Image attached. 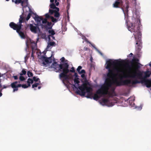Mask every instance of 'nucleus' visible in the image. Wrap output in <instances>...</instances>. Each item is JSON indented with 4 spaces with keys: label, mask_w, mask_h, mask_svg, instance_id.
I'll use <instances>...</instances> for the list:
<instances>
[{
    "label": "nucleus",
    "mask_w": 151,
    "mask_h": 151,
    "mask_svg": "<svg viewBox=\"0 0 151 151\" xmlns=\"http://www.w3.org/2000/svg\"><path fill=\"white\" fill-rule=\"evenodd\" d=\"M79 78H75L74 79V81L75 83L78 84L80 83L79 81L78 80Z\"/></svg>",
    "instance_id": "a878e982"
},
{
    "label": "nucleus",
    "mask_w": 151,
    "mask_h": 151,
    "mask_svg": "<svg viewBox=\"0 0 151 151\" xmlns=\"http://www.w3.org/2000/svg\"><path fill=\"white\" fill-rule=\"evenodd\" d=\"M2 94L1 93H0V97L2 96Z\"/></svg>",
    "instance_id": "3c124183"
},
{
    "label": "nucleus",
    "mask_w": 151,
    "mask_h": 151,
    "mask_svg": "<svg viewBox=\"0 0 151 151\" xmlns=\"http://www.w3.org/2000/svg\"><path fill=\"white\" fill-rule=\"evenodd\" d=\"M27 83H33V80L30 78H28L27 81Z\"/></svg>",
    "instance_id": "b1692460"
},
{
    "label": "nucleus",
    "mask_w": 151,
    "mask_h": 151,
    "mask_svg": "<svg viewBox=\"0 0 151 151\" xmlns=\"http://www.w3.org/2000/svg\"><path fill=\"white\" fill-rule=\"evenodd\" d=\"M67 3L68 4V5H67V7H66V9H67V14H68V10L69 9V8H70V4L69 3V2H67Z\"/></svg>",
    "instance_id": "c85d7f7f"
},
{
    "label": "nucleus",
    "mask_w": 151,
    "mask_h": 151,
    "mask_svg": "<svg viewBox=\"0 0 151 151\" xmlns=\"http://www.w3.org/2000/svg\"><path fill=\"white\" fill-rule=\"evenodd\" d=\"M31 14L29 13V14H28V15L27 16V17H26V19H25L27 21H28L30 18V17H31Z\"/></svg>",
    "instance_id": "f704fd0d"
},
{
    "label": "nucleus",
    "mask_w": 151,
    "mask_h": 151,
    "mask_svg": "<svg viewBox=\"0 0 151 151\" xmlns=\"http://www.w3.org/2000/svg\"><path fill=\"white\" fill-rule=\"evenodd\" d=\"M41 88V86H39V87H38V89H40Z\"/></svg>",
    "instance_id": "5fc2aeb1"
},
{
    "label": "nucleus",
    "mask_w": 151,
    "mask_h": 151,
    "mask_svg": "<svg viewBox=\"0 0 151 151\" xmlns=\"http://www.w3.org/2000/svg\"><path fill=\"white\" fill-rule=\"evenodd\" d=\"M116 1H123L122 0H116Z\"/></svg>",
    "instance_id": "603ef678"
},
{
    "label": "nucleus",
    "mask_w": 151,
    "mask_h": 151,
    "mask_svg": "<svg viewBox=\"0 0 151 151\" xmlns=\"http://www.w3.org/2000/svg\"><path fill=\"white\" fill-rule=\"evenodd\" d=\"M27 1L28 0H12V2H14L15 4H19L21 3V5L23 6V5L25 4L26 6L27 5Z\"/></svg>",
    "instance_id": "9b49d317"
},
{
    "label": "nucleus",
    "mask_w": 151,
    "mask_h": 151,
    "mask_svg": "<svg viewBox=\"0 0 151 151\" xmlns=\"http://www.w3.org/2000/svg\"><path fill=\"white\" fill-rule=\"evenodd\" d=\"M74 76H75V78H78V75L77 73H75V72Z\"/></svg>",
    "instance_id": "79ce46f5"
},
{
    "label": "nucleus",
    "mask_w": 151,
    "mask_h": 151,
    "mask_svg": "<svg viewBox=\"0 0 151 151\" xmlns=\"http://www.w3.org/2000/svg\"><path fill=\"white\" fill-rule=\"evenodd\" d=\"M143 73L144 75L143 77L142 76V73L139 71L138 73L135 72L132 75L129 76H127L123 73V76H120V81H118L116 78H115L113 83L115 84L116 86L128 85L131 83L132 85H135L140 83H144L147 87L150 88L148 83L150 81V80L147 78L150 77L151 73L149 70H147Z\"/></svg>",
    "instance_id": "f03ea898"
},
{
    "label": "nucleus",
    "mask_w": 151,
    "mask_h": 151,
    "mask_svg": "<svg viewBox=\"0 0 151 151\" xmlns=\"http://www.w3.org/2000/svg\"><path fill=\"white\" fill-rule=\"evenodd\" d=\"M43 60L47 63H51L52 62L51 57L49 58H46L44 56L43 57Z\"/></svg>",
    "instance_id": "dca6fc26"
},
{
    "label": "nucleus",
    "mask_w": 151,
    "mask_h": 151,
    "mask_svg": "<svg viewBox=\"0 0 151 151\" xmlns=\"http://www.w3.org/2000/svg\"><path fill=\"white\" fill-rule=\"evenodd\" d=\"M33 80L37 82L40 80V79L38 78H36V77L35 76L33 77Z\"/></svg>",
    "instance_id": "473e14b6"
},
{
    "label": "nucleus",
    "mask_w": 151,
    "mask_h": 151,
    "mask_svg": "<svg viewBox=\"0 0 151 151\" xmlns=\"http://www.w3.org/2000/svg\"><path fill=\"white\" fill-rule=\"evenodd\" d=\"M57 10H55L54 13V16L55 17L58 18L60 16V14L59 12V8H57Z\"/></svg>",
    "instance_id": "f3484780"
},
{
    "label": "nucleus",
    "mask_w": 151,
    "mask_h": 151,
    "mask_svg": "<svg viewBox=\"0 0 151 151\" xmlns=\"http://www.w3.org/2000/svg\"><path fill=\"white\" fill-rule=\"evenodd\" d=\"M18 82L16 81L12 83L10 85L11 86L12 88H13V92H14L16 91H17L18 90V88L22 87L23 88H25L28 87V86L26 84L22 85L21 84H17Z\"/></svg>",
    "instance_id": "6e6552de"
},
{
    "label": "nucleus",
    "mask_w": 151,
    "mask_h": 151,
    "mask_svg": "<svg viewBox=\"0 0 151 151\" xmlns=\"http://www.w3.org/2000/svg\"><path fill=\"white\" fill-rule=\"evenodd\" d=\"M55 3L56 5L57 6H58L59 4V2L56 0H55Z\"/></svg>",
    "instance_id": "ea45409f"
},
{
    "label": "nucleus",
    "mask_w": 151,
    "mask_h": 151,
    "mask_svg": "<svg viewBox=\"0 0 151 151\" xmlns=\"http://www.w3.org/2000/svg\"><path fill=\"white\" fill-rule=\"evenodd\" d=\"M43 64L44 65H45V64H45V62H43Z\"/></svg>",
    "instance_id": "13d9d810"
},
{
    "label": "nucleus",
    "mask_w": 151,
    "mask_h": 151,
    "mask_svg": "<svg viewBox=\"0 0 151 151\" xmlns=\"http://www.w3.org/2000/svg\"><path fill=\"white\" fill-rule=\"evenodd\" d=\"M30 83H28V85H27V86H28V87L30 86Z\"/></svg>",
    "instance_id": "09e8293b"
},
{
    "label": "nucleus",
    "mask_w": 151,
    "mask_h": 151,
    "mask_svg": "<svg viewBox=\"0 0 151 151\" xmlns=\"http://www.w3.org/2000/svg\"><path fill=\"white\" fill-rule=\"evenodd\" d=\"M42 20V23L43 24H46L48 22L47 21V19L46 18H43V19Z\"/></svg>",
    "instance_id": "7c9ffc66"
},
{
    "label": "nucleus",
    "mask_w": 151,
    "mask_h": 151,
    "mask_svg": "<svg viewBox=\"0 0 151 151\" xmlns=\"http://www.w3.org/2000/svg\"><path fill=\"white\" fill-rule=\"evenodd\" d=\"M125 19H126L125 23L127 24V29L131 32L134 33L133 35L136 42L135 47L138 51H139L142 47V42L141 40V34L139 26L140 23V20L139 17H137L134 19V22L131 23L129 25L127 24V20L126 18Z\"/></svg>",
    "instance_id": "7ed1b4c3"
},
{
    "label": "nucleus",
    "mask_w": 151,
    "mask_h": 151,
    "mask_svg": "<svg viewBox=\"0 0 151 151\" xmlns=\"http://www.w3.org/2000/svg\"><path fill=\"white\" fill-rule=\"evenodd\" d=\"M50 7L51 8L53 9H55V10H57V8H58L55 6V4L53 3H52L50 5Z\"/></svg>",
    "instance_id": "aec40b11"
},
{
    "label": "nucleus",
    "mask_w": 151,
    "mask_h": 151,
    "mask_svg": "<svg viewBox=\"0 0 151 151\" xmlns=\"http://www.w3.org/2000/svg\"><path fill=\"white\" fill-rule=\"evenodd\" d=\"M2 89H1L0 90V91H1H1H2Z\"/></svg>",
    "instance_id": "bf43d9fd"
},
{
    "label": "nucleus",
    "mask_w": 151,
    "mask_h": 151,
    "mask_svg": "<svg viewBox=\"0 0 151 151\" xmlns=\"http://www.w3.org/2000/svg\"><path fill=\"white\" fill-rule=\"evenodd\" d=\"M149 65L150 67H151V62H150V63H149Z\"/></svg>",
    "instance_id": "8fccbe9b"
},
{
    "label": "nucleus",
    "mask_w": 151,
    "mask_h": 151,
    "mask_svg": "<svg viewBox=\"0 0 151 151\" xmlns=\"http://www.w3.org/2000/svg\"><path fill=\"white\" fill-rule=\"evenodd\" d=\"M148 84H149L148 86H150V87H151V80H150V81L149 82Z\"/></svg>",
    "instance_id": "c03bdc74"
},
{
    "label": "nucleus",
    "mask_w": 151,
    "mask_h": 151,
    "mask_svg": "<svg viewBox=\"0 0 151 151\" xmlns=\"http://www.w3.org/2000/svg\"><path fill=\"white\" fill-rule=\"evenodd\" d=\"M47 25H44L42 24H41L40 25L42 27V28H45L47 30V29H51L53 25H52V22H47Z\"/></svg>",
    "instance_id": "f8f14e48"
},
{
    "label": "nucleus",
    "mask_w": 151,
    "mask_h": 151,
    "mask_svg": "<svg viewBox=\"0 0 151 151\" xmlns=\"http://www.w3.org/2000/svg\"><path fill=\"white\" fill-rule=\"evenodd\" d=\"M100 103L103 105H107L109 106H112L114 105L113 102H111L110 103V101L108 99H106L105 98H103L100 102Z\"/></svg>",
    "instance_id": "9d476101"
},
{
    "label": "nucleus",
    "mask_w": 151,
    "mask_h": 151,
    "mask_svg": "<svg viewBox=\"0 0 151 151\" xmlns=\"http://www.w3.org/2000/svg\"><path fill=\"white\" fill-rule=\"evenodd\" d=\"M55 43L54 42H50L48 44L47 47V49H48L50 46H55Z\"/></svg>",
    "instance_id": "6ab92c4d"
},
{
    "label": "nucleus",
    "mask_w": 151,
    "mask_h": 151,
    "mask_svg": "<svg viewBox=\"0 0 151 151\" xmlns=\"http://www.w3.org/2000/svg\"><path fill=\"white\" fill-rule=\"evenodd\" d=\"M69 0H67V2H69Z\"/></svg>",
    "instance_id": "680f3d73"
},
{
    "label": "nucleus",
    "mask_w": 151,
    "mask_h": 151,
    "mask_svg": "<svg viewBox=\"0 0 151 151\" xmlns=\"http://www.w3.org/2000/svg\"><path fill=\"white\" fill-rule=\"evenodd\" d=\"M82 67L81 66H79L78 67L77 69V70L78 71V73L80 72V70L82 69Z\"/></svg>",
    "instance_id": "2f4dec72"
},
{
    "label": "nucleus",
    "mask_w": 151,
    "mask_h": 151,
    "mask_svg": "<svg viewBox=\"0 0 151 151\" xmlns=\"http://www.w3.org/2000/svg\"><path fill=\"white\" fill-rule=\"evenodd\" d=\"M81 76L82 78H84L85 77V75L84 74H82L81 75Z\"/></svg>",
    "instance_id": "a18cd8bd"
},
{
    "label": "nucleus",
    "mask_w": 151,
    "mask_h": 151,
    "mask_svg": "<svg viewBox=\"0 0 151 151\" xmlns=\"http://www.w3.org/2000/svg\"><path fill=\"white\" fill-rule=\"evenodd\" d=\"M6 0V1H9V0Z\"/></svg>",
    "instance_id": "0e129e2a"
},
{
    "label": "nucleus",
    "mask_w": 151,
    "mask_h": 151,
    "mask_svg": "<svg viewBox=\"0 0 151 151\" xmlns=\"http://www.w3.org/2000/svg\"><path fill=\"white\" fill-rule=\"evenodd\" d=\"M136 0H133L132 2L134 3V4L135 5H136L137 3L136 1Z\"/></svg>",
    "instance_id": "a19ab883"
},
{
    "label": "nucleus",
    "mask_w": 151,
    "mask_h": 151,
    "mask_svg": "<svg viewBox=\"0 0 151 151\" xmlns=\"http://www.w3.org/2000/svg\"><path fill=\"white\" fill-rule=\"evenodd\" d=\"M27 75L29 77H32L33 76V73L29 71H27Z\"/></svg>",
    "instance_id": "bb28decb"
},
{
    "label": "nucleus",
    "mask_w": 151,
    "mask_h": 151,
    "mask_svg": "<svg viewBox=\"0 0 151 151\" xmlns=\"http://www.w3.org/2000/svg\"><path fill=\"white\" fill-rule=\"evenodd\" d=\"M52 66L56 70V72H61L59 75V78L60 79L63 78L65 80L70 79L69 76L67 74L69 72H75L73 67H72L71 70H69V65L66 63L58 64L56 62H55L52 64Z\"/></svg>",
    "instance_id": "20e7f679"
},
{
    "label": "nucleus",
    "mask_w": 151,
    "mask_h": 151,
    "mask_svg": "<svg viewBox=\"0 0 151 151\" xmlns=\"http://www.w3.org/2000/svg\"><path fill=\"white\" fill-rule=\"evenodd\" d=\"M133 55V54H132V53H130L129 54V56H130V55H131V56H132V55Z\"/></svg>",
    "instance_id": "de8ad7c7"
},
{
    "label": "nucleus",
    "mask_w": 151,
    "mask_h": 151,
    "mask_svg": "<svg viewBox=\"0 0 151 151\" xmlns=\"http://www.w3.org/2000/svg\"><path fill=\"white\" fill-rule=\"evenodd\" d=\"M36 44L35 43H34L33 44L31 45V47L32 48V52L31 54V57L34 58V53L35 52H34V50H36Z\"/></svg>",
    "instance_id": "4468645a"
},
{
    "label": "nucleus",
    "mask_w": 151,
    "mask_h": 151,
    "mask_svg": "<svg viewBox=\"0 0 151 151\" xmlns=\"http://www.w3.org/2000/svg\"><path fill=\"white\" fill-rule=\"evenodd\" d=\"M45 18L47 19H49L51 18V17H52V16H51L50 14L48 13H47L45 14Z\"/></svg>",
    "instance_id": "5701e85b"
},
{
    "label": "nucleus",
    "mask_w": 151,
    "mask_h": 151,
    "mask_svg": "<svg viewBox=\"0 0 151 151\" xmlns=\"http://www.w3.org/2000/svg\"><path fill=\"white\" fill-rule=\"evenodd\" d=\"M29 27L31 31L35 33H37V29H39L38 27L34 26L32 24H29Z\"/></svg>",
    "instance_id": "ddd939ff"
},
{
    "label": "nucleus",
    "mask_w": 151,
    "mask_h": 151,
    "mask_svg": "<svg viewBox=\"0 0 151 151\" xmlns=\"http://www.w3.org/2000/svg\"><path fill=\"white\" fill-rule=\"evenodd\" d=\"M52 38H53L54 39H55V37H52Z\"/></svg>",
    "instance_id": "e2e57ef3"
},
{
    "label": "nucleus",
    "mask_w": 151,
    "mask_h": 151,
    "mask_svg": "<svg viewBox=\"0 0 151 151\" xmlns=\"http://www.w3.org/2000/svg\"><path fill=\"white\" fill-rule=\"evenodd\" d=\"M26 71L24 69H23L22 70L21 73H20V76H22L23 75H25L26 73Z\"/></svg>",
    "instance_id": "412c9836"
},
{
    "label": "nucleus",
    "mask_w": 151,
    "mask_h": 151,
    "mask_svg": "<svg viewBox=\"0 0 151 151\" xmlns=\"http://www.w3.org/2000/svg\"><path fill=\"white\" fill-rule=\"evenodd\" d=\"M65 58L64 57H62L60 59V60L62 62H64L65 61Z\"/></svg>",
    "instance_id": "58836bf2"
},
{
    "label": "nucleus",
    "mask_w": 151,
    "mask_h": 151,
    "mask_svg": "<svg viewBox=\"0 0 151 151\" xmlns=\"http://www.w3.org/2000/svg\"><path fill=\"white\" fill-rule=\"evenodd\" d=\"M19 79L21 81H23L25 80V78L22 76H20L19 77Z\"/></svg>",
    "instance_id": "c756f323"
},
{
    "label": "nucleus",
    "mask_w": 151,
    "mask_h": 151,
    "mask_svg": "<svg viewBox=\"0 0 151 151\" xmlns=\"http://www.w3.org/2000/svg\"><path fill=\"white\" fill-rule=\"evenodd\" d=\"M10 27L14 30L16 31V32L18 33L19 36L22 38H25V35L24 33L22 32L23 30L22 28L23 27H21V25L18 26H9Z\"/></svg>",
    "instance_id": "0eeeda50"
},
{
    "label": "nucleus",
    "mask_w": 151,
    "mask_h": 151,
    "mask_svg": "<svg viewBox=\"0 0 151 151\" xmlns=\"http://www.w3.org/2000/svg\"><path fill=\"white\" fill-rule=\"evenodd\" d=\"M135 69L137 70L140 68V66H142V65L140 63L137 62H135Z\"/></svg>",
    "instance_id": "a211bd4d"
},
{
    "label": "nucleus",
    "mask_w": 151,
    "mask_h": 151,
    "mask_svg": "<svg viewBox=\"0 0 151 151\" xmlns=\"http://www.w3.org/2000/svg\"><path fill=\"white\" fill-rule=\"evenodd\" d=\"M129 0H125V4H123V1H116L113 4V7L114 8L121 9L123 11L124 15V18H127L128 16V8L129 7Z\"/></svg>",
    "instance_id": "39448f33"
},
{
    "label": "nucleus",
    "mask_w": 151,
    "mask_h": 151,
    "mask_svg": "<svg viewBox=\"0 0 151 151\" xmlns=\"http://www.w3.org/2000/svg\"><path fill=\"white\" fill-rule=\"evenodd\" d=\"M54 1V0H50V2L51 3H53Z\"/></svg>",
    "instance_id": "49530a36"
},
{
    "label": "nucleus",
    "mask_w": 151,
    "mask_h": 151,
    "mask_svg": "<svg viewBox=\"0 0 151 151\" xmlns=\"http://www.w3.org/2000/svg\"><path fill=\"white\" fill-rule=\"evenodd\" d=\"M87 48H84V50H87Z\"/></svg>",
    "instance_id": "4d7b16f0"
},
{
    "label": "nucleus",
    "mask_w": 151,
    "mask_h": 151,
    "mask_svg": "<svg viewBox=\"0 0 151 151\" xmlns=\"http://www.w3.org/2000/svg\"><path fill=\"white\" fill-rule=\"evenodd\" d=\"M128 67H129V68H130V66H129V65H128Z\"/></svg>",
    "instance_id": "052dcab7"
},
{
    "label": "nucleus",
    "mask_w": 151,
    "mask_h": 151,
    "mask_svg": "<svg viewBox=\"0 0 151 151\" xmlns=\"http://www.w3.org/2000/svg\"><path fill=\"white\" fill-rule=\"evenodd\" d=\"M29 54H27L25 57V61L26 60V59H27L29 57Z\"/></svg>",
    "instance_id": "4c0bfd02"
},
{
    "label": "nucleus",
    "mask_w": 151,
    "mask_h": 151,
    "mask_svg": "<svg viewBox=\"0 0 151 151\" xmlns=\"http://www.w3.org/2000/svg\"><path fill=\"white\" fill-rule=\"evenodd\" d=\"M123 61L115 60L113 61L111 60H109L107 61L105 68L108 69V73L107 74V76L108 78L106 79L104 84L102 85L100 88L98 89L93 96L92 92L87 93L86 97L88 98L93 99L94 100H97L102 96L109 94V90L112 85L116 84L113 83L114 80L111 81L110 78L112 76H116L117 74L115 73L116 72L118 73L122 71L117 67L116 65H120L123 63Z\"/></svg>",
    "instance_id": "f257e3e1"
},
{
    "label": "nucleus",
    "mask_w": 151,
    "mask_h": 151,
    "mask_svg": "<svg viewBox=\"0 0 151 151\" xmlns=\"http://www.w3.org/2000/svg\"><path fill=\"white\" fill-rule=\"evenodd\" d=\"M35 21H36L37 23H40L41 21L43 19V18L41 17H39L38 15H36L34 18Z\"/></svg>",
    "instance_id": "2eb2a0df"
},
{
    "label": "nucleus",
    "mask_w": 151,
    "mask_h": 151,
    "mask_svg": "<svg viewBox=\"0 0 151 151\" xmlns=\"http://www.w3.org/2000/svg\"><path fill=\"white\" fill-rule=\"evenodd\" d=\"M22 14L20 15V18L19 19V22H17V24H16L14 22H10L9 24V26H19L21 25V27H23V25L22 24L23 22H25V18L23 16Z\"/></svg>",
    "instance_id": "1a4fd4ad"
},
{
    "label": "nucleus",
    "mask_w": 151,
    "mask_h": 151,
    "mask_svg": "<svg viewBox=\"0 0 151 151\" xmlns=\"http://www.w3.org/2000/svg\"><path fill=\"white\" fill-rule=\"evenodd\" d=\"M73 86H74L75 88H77L76 87V86H75V84H73Z\"/></svg>",
    "instance_id": "864d4df0"
},
{
    "label": "nucleus",
    "mask_w": 151,
    "mask_h": 151,
    "mask_svg": "<svg viewBox=\"0 0 151 151\" xmlns=\"http://www.w3.org/2000/svg\"><path fill=\"white\" fill-rule=\"evenodd\" d=\"M78 88L81 90H78L76 91V93L81 96H84L85 95L86 90L87 93L91 92L92 88L91 87L87 86V84L86 83H83L81 86H79Z\"/></svg>",
    "instance_id": "423d86ee"
},
{
    "label": "nucleus",
    "mask_w": 151,
    "mask_h": 151,
    "mask_svg": "<svg viewBox=\"0 0 151 151\" xmlns=\"http://www.w3.org/2000/svg\"><path fill=\"white\" fill-rule=\"evenodd\" d=\"M10 86H11L10 85V86L8 85L7 86H5V85H4L3 86L2 89L6 88H7L9 87H10Z\"/></svg>",
    "instance_id": "e433bc0d"
},
{
    "label": "nucleus",
    "mask_w": 151,
    "mask_h": 151,
    "mask_svg": "<svg viewBox=\"0 0 151 151\" xmlns=\"http://www.w3.org/2000/svg\"><path fill=\"white\" fill-rule=\"evenodd\" d=\"M135 61H139V60L137 59H136V60H135Z\"/></svg>",
    "instance_id": "6e6d98bb"
},
{
    "label": "nucleus",
    "mask_w": 151,
    "mask_h": 151,
    "mask_svg": "<svg viewBox=\"0 0 151 151\" xmlns=\"http://www.w3.org/2000/svg\"><path fill=\"white\" fill-rule=\"evenodd\" d=\"M51 21L53 22H56L58 21L57 19L54 18L53 17H51Z\"/></svg>",
    "instance_id": "cd10ccee"
},
{
    "label": "nucleus",
    "mask_w": 151,
    "mask_h": 151,
    "mask_svg": "<svg viewBox=\"0 0 151 151\" xmlns=\"http://www.w3.org/2000/svg\"><path fill=\"white\" fill-rule=\"evenodd\" d=\"M39 85V83H35V84L32 85V88H33L35 87H37Z\"/></svg>",
    "instance_id": "72a5a7b5"
},
{
    "label": "nucleus",
    "mask_w": 151,
    "mask_h": 151,
    "mask_svg": "<svg viewBox=\"0 0 151 151\" xmlns=\"http://www.w3.org/2000/svg\"><path fill=\"white\" fill-rule=\"evenodd\" d=\"M13 77L15 80H17L18 79V77L17 76H14Z\"/></svg>",
    "instance_id": "37998d69"
},
{
    "label": "nucleus",
    "mask_w": 151,
    "mask_h": 151,
    "mask_svg": "<svg viewBox=\"0 0 151 151\" xmlns=\"http://www.w3.org/2000/svg\"><path fill=\"white\" fill-rule=\"evenodd\" d=\"M48 32L51 35H53L55 34V31L53 30H49Z\"/></svg>",
    "instance_id": "4be33fe9"
},
{
    "label": "nucleus",
    "mask_w": 151,
    "mask_h": 151,
    "mask_svg": "<svg viewBox=\"0 0 151 151\" xmlns=\"http://www.w3.org/2000/svg\"><path fill=\"white\" fill-rule=\"evenodd\" d=\"M86 73V72L84 70H82L80 72V73H79V74H81L82 73Z\"/></svg>",
    "instance_id": "c9c22d12"
},
{
    "label": "nucleus",
    "mask_w": 151,
    "mask_h": 151,
    "mask_svg": "<svg viewBox=\"0 0 151 151\" xmlns=\"http://www.w3.org/2000/svg\"><path fill=\"white\" fill-rule=\"evenodd\" d=\"M0 93H1V91H0Z\"/></svg>",
    "instance_id": "69168bd1"
},
{
    "label": "nucleus",
    "mask_w": 151,
    "mask_h": 151,
    "mask_svg": "<svg viewBox=\"0 0 151 151\" xmlns=\"http://www.w3.org/2000/svg\"><path fill=\"white\" fill-rule=\"evenodd\" d=\"M55 10H52L50 9H49V12L50 14L51 15L53 13H54Z\"/></svg>",
    "instance_id": "393cba45"
}]
</instances>
